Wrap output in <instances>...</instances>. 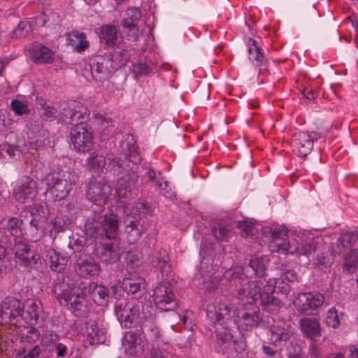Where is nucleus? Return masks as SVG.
<instances>
[{"label":"nucleus","instance_id":"37","mask_svg":"<svg viewBox=\"0 0 358 358\" xmlns=\"http://www.w3.org/2000/svg\"><path fill=\"white\" fill-rule=\"evenodd\" d=\"M67 40L69 41V44L78 52L84 51L90 45L86 35L78 30H73L68 33Z\"/></svg>","mask_w":358,"mask_h":358},{"label":"nucleus","instance_id":"45","mask_svg":"<svg viewBox=\"0 0 358 358\" xmlns=\"http://www.w3.org/2000/svg\"><path fill=\"white\" fill-rule=\"evenodd\" d=\"M267 285L268 291H271L273 292H280L283 294H287L290 291V286L288 282H285L283 278H270L267 281Z\"/></svg>","mask_w":358,"mask_h":358},{"label":"nucleus","instance_id":"21","mask_svg":"<svg viewBox=\"0 0 358 358\" xmlns=\"http://www.w3.org/2000/svg\"><path fill=\"white\" fill-rule=\"evenodd\" d=\"M75 270L80 276L88 278L99 275L101 268L92 256L81 254L76 259Z\"/></svg>","mask_w":358,"mask_h":358},{"label":"nucleus","instance_id":"53","mask_svg":"<svg viewBox=\"0 0 358 358\" xmlns=\"http://www.w3.org/2000/svg\"><path fill=\"white\" fill-rule=\"evenodd\" d=\"M141 253L136 250H131L125 255L127 265L132 269L138 267L141 264Z\"/></svg>","mask_w":358,"mask_h":358},{"label":"nucleus","instance_id":"41","mask_svg":"<svg viewBox=\"0 0 358 358\" xmlns=\"http://www.w3.org/2000/svg\"><path fill=\"white\" fill-rule=\"evenodd\" d=\"M248 45L249 59L255 66L262 65L264 62V56L262 48L257 44V42L252 38H249Z\"/></svg>","mask_w":358,"mask_h":358},{"label":"nucleus","instance_id":"47","mask_svg":"<svg viewBox=\"0 0 358 358\" xmlns=\"http://www.w3.org/2000/svg\"><path fill=\"white\" fill-rule=\"evenodd\" d=\"M345 315L344 312L338 313L335 308H331L326 314L325 323L329 327L337 329L341 324V320Z\"/></svg>","mask_w":358,"mask_h":358},{"label":"nucleus","instance_id":"28","mask_svg":"<svg viewBox=\"0 0 358 358\" xmlns=\"http://www.w3.org/2000/svg\"><path fill=\"white\" fill-rule=\"evenodd\" d=\"M123 287L129 295L133 296L135 299H139L145 293V281L143 278L134 275L124 280Z\"/></svg>","mask_w":358,"mask_h":358},{"label":"nucleus","instance_id":"50","mask_svg":"<svg viewBox=\"0 0 358 358\" xmlns=\"http://www.w3.org/2000/svg\"><path fill=\"white\" fill-rule=\"evenodd\" d=\"M317 250V243L311 238H305L300 242L299 255L308 257Z\"/></svg>","mask_w":358,"mask_h":358},{"label":"nucleus","instance_id":"61","mask_svg":"<svg viewBox=\"0 0 358 358\" xmlns=\"http://www.w3.org/2000/svg\"><path fill=\"white\" fill-rule=\"evenodd\" d=\"M136 210L141 213L145 215H152V208L149 203L144 199H139L136 203Z\"/></svg>","mask_w":358,"mask_h":358},{"label":"nucleus","instance_id":"3","mask_svg":"<svg viewBox=\"0 0 358 358\" xmlns=\"http://www.w3.org/2000/svg\"><path fill=\"white\" fill-rule=\"evenodd\" d=\"M84 229L87 235L95 239H115L118 234L119 217L114 213L101 215L94 211L87 218Z\"/></svg>","mask_w":358,"mask_h":358},{"label":"nucleus","instance_id":"62","mask_svg":"<svg viewBox=\"0 0 358 358\" xmlns=\"http://www.w3.org/2000/svg\"><path fill=\"white\" fill-rule=\"evenodd\" d=\"M134 73L137 76L148 75L151 71L150 67L143 62H137L133 64Z\"/></svg>","mask_w":358,"mask_h":358},{"label":"nucleus","instance_id":"18","mask_svg":"<svg viewBox=\"0 0 358 358\" xmlns=\"http://www.w3.org/2000/svg\"><path fill=\"white\" fill-rule=\"evenodd\" d=\"M36 194V183L29 176H23L19 184L13 189L15 199L22 203L33 200Z\"/></svg>","mask_w":358,"mask_h":358},{"label":"nucleus","instance_id":"30","mask_svg":"<svg viewBox=\"0 0 358 358\" xmlns=\"http://www.w3.org/2000/svg\"><path fill=\"white\" fill-rule=\"evenodd\" d=\"M358 242V231L346 232L342 234L333 247L331 253L334 255H340L347 248L355 247Z\"/></svg>","mask_w":358,"mask_h":358},{"label":"nucleus","instance_id":"46","mask_svg":"<svg viewBox=\"0 0 358 358\" xmlns=\"http://www.w3.org/2000/svg\"><path fill=\"white\" fill-rule=\"evenodd\" d=\"M30 29V25L27 21H20L17 26L6 36L9 40H17L26 37Z\"/></svg>","mask_w":358,"mask_h":358},{"label":"nucleus","instance_id":"56","mask_svg":"<svg viewBox=\"0 0 358 358\" xmlns=\"http://www.w3.org/2000/svg\"><path fill=\"white\" fill-rule=\"evenodd\" d=\"M40 338L39 331L36 328H30L24 336H21L20 339L22 343H27V345L31 346V345L37 341Z\"/></svg>","mask_w":358,"mask_h":358},{"label":"nucleus","instance_id":"7","mask_svg":"<svg viewBox=\"0 0 358 358\" xmlns=\"http://www.w3.org/2000/svg\"><path fill=\"white\" fill-rule=\"evenodd\" d=\"M118 178L116 185V206L117 208L126 209L130 205V196L133 189L136 188L139 176L134 168L129 169Z\"/></svg>","mask_w":358,"mask_h":358},{"label":"nucleus","instance_id":"57","mask_svg":"<svg viewBox=\"0 0 358 358\" xmlns=\"http://www.w3.org/2000/svg\"><path fill=\"white\" fill-rule=\"evenodd\" d=\"M285 236L286 234L285 233H282L280 231H273L272 232V241L269 245L272 251H276V249H278L280 246L282 245V244L286 240L285 238Z\"/></svg>","mask_w":358,"mask_h":358},{"label":"nucleus","instance_id":"49","mask_svg":"<svg viewBox=\"0 0 358 358\" xmlns=\"http://www.w3.org/2000/svg\"><path fill=\"white\" fill-rule=\"evenodd\" d=\"M211 232L217 241L228 242L232 236V229L230 226L214 227Z\"/></svg>","mask_w":358,"mask_h":358},{"label":"nucleus","instance_id":"55","mask_svg":"<svg viewBox=\"0 0 358 358\" xmlns=\"http://www.w3.org/2000/svg\"><path fill=\"white\" fill-rule=\"evenodd\" d=\"M10 107L17 115H27L30 112L27 102L22 101L19 99L12 100Z\"/></svg>","mask_w":358,"mask_h":358},{"label":"nucleus","instance_id":"4","mask_svg":"<svg viewBox=\"0 0 358 358\" xmlns=\"http://www.w3.org/2000/svg\"><path fill=\"white\" fill-rule=\"evenodd\" d=\"M77 181L75 172L54 171L47 174L44 178L46 194L54 201L65 199Z\"/></svg>","mask_w":358,"mask_h":358},{"label":"nucleus","instance_id":"17","mask_svg":"<svg viewBox=\"0 0 358 358\" xmlns=\"http://www.w3.org/2000/svg\"><path fill=\"white\" fill-rule=\"evenodd\" d=\"M141 19V13L136 7L127 9L125 17L122 20L124 31L127 34L128 41H136L139 36L138 24Z\"/></svg>","mask_w":358,"mask_h":358},{"label":"nucleus","instance_id":"9","mask_svg":"<svg viewBox=\"0 0 358 358\" xmlns=\"http://www.w3.org/2000/svg\"><path fill=\"white\" fill-rule=\"evenodd\" d=\"M152 298L157 308L162 310L173 311L178 307L175 294L166 280H162L155 287Z\"/></svg>","mask_w":358,"mask_h":358},{"label":"nucleus","instance_id":"35","mask_svg":"<svg viewBox=\"0 0 358 358\" xmlns=\"http://www.w3.org/2000/svg\"><path fill=\"white\" fill-rule=\"evenodd\" d=\"M39 215L35 216L32 213L24 217V223L26 226L27 234L31 240L36 242L41 237L40 232L41 226L39 225Z\"/></svg>","mask_w":358,"mask_h":358},{"label":"nucleus","instance_id":"31","mask_svg":"<svg viewBox=\"0 0 358 358\" xmlns=\"http://www.w3.org/2000/svg\"><path fill=\"white\" fill-rule=\"evenodd\" d=\"M140 331L145 341L148 343H155L162 337L159 328L152 319L145 320L141 324Z\"/></svg>","mask_w":358,"mask_h":358},{"label":"nucleus","instance_id":"58","mask_svg":"<svg viewBox=\"0 0 358 358\" xmlns=\"http://www.w3.org/2000/svg\"><path fill=\"white\" fill-rule=\"evenodd\" d=\"M109 162L106 169L114 174H120L123 173V163L122 160L117 157L109 158Z\"/></svg>","mask_w":358,"mask_h":358},{"label":"nucleus","instance_id":"14","mask_svg":"<svg viewBox=\"0 0 358 358\" xmlns=\"http://www.w3.org/2000/svg\"><path fill=\"white\" fill-rule=\"evenodd\" d=\"M23 304L14 296H6L1 303V317L11 325L17 326Z\"/></svg>","mask_w":358,"mask_h":358},{"label":"nucleus","instance_id":"1","mask_svg":"<svg viewBox=\"0 0 358 358\" xmlns=\"http://www.w3.org/2000/svg\"><path fill=\"white\" fill-rule=\"evenodd\" d=\"M0 228L4 234L13 237V252L16 266L22 272H31L38 268L41 264V257L36 250H31L29 244L23 238L27 234L24 219L11 217L0 221Z\"/></svg>","mask_w":358,"mask_h":358},{"label":"nucleus","instance_id":"19","mask_svg":"<svg viewBox=\"0 0 358 358\" xmlns=\"http://www.w3.org/2000/svg\"><path fill=\"white\" fill-rule=\"evenodd\" d=\"M47 257L49 259L51 270L57 273L54 280H57L62 277H69L71 279H75L71 274L66 272V266L69 260V256L67 253L50 250L48 252Z\"/></svg>","mask_w":358,"mask_h":358},{"label":"nucleus","instance_id":"13","mask_svg":"<svg viewBox=\"0 0 358 358\" xmlns=\"http://www.w3.org/2000/svg\"><path fill=\"white\" fill-rule=\"evenodd\" d=\"M320 138L317 133L299 131L292 138L293 151L299 157H306L313 148L314 141Z\"/></svg>","mask_w":358,"mask_h":358},{"label":"nucleus","instance_id":"60","mask_svg":"<svg viewBox=\"0 0 358 358\" xmlns=\"http://www.w3.org/2000/svg\"><path fill=\"white\" fill-rule=\"evenodd\" d=\"M281 271V278L286 280L288 282H299L297 273L294 270L287 269L285 266L282 265Z\"/></svg>","mask_w":358,"mask_h":358},{"label":"nucleus","instance_id":"29","mask_svg":"<svg viewBox=\"0 0 358 358\" xmlns=\"http://www.w3.org/2000/svg\"><path fill=\"white\" fill-rule=\"evenodd\" d=\"M269 333V344L274 347L284 345L293 335L289 329L275 324L270 326Z\"/></svg>","mask_w":358,"mask_h":358},{"label":"nucleus","instance_id":"27","mask_svg":"<svg viewBox=\"0 0 358 358\" xmlns=\"http://www.w3.org/2000/svg\"><path fill=\"white\" fill-rule=\"evenodd\" d=\"M41 313V303L35 301L31 302V303L27 307V310H24V307L22 308V311L19 320L20 321L18 322L17 327H25L26 325L32 326L36 324Z\"/></svg>","mask_w":358,"mask_h":358},{"label":"nucleus","instance_id":"38","mask_svg":"<svg viewBox=\"0 0 358 358\" xmlns=\"http://www.w3.org/2000/svg\"><path fill=\"white\" fill-rule=\"evenodd\" d=\"M106 164V157L96 151L92 152L85 160V167L91 172L97 173L103 169Z\"/></svg>","mask_w":358,"mask_h":358},{"label":"nucleus","instance_id":"8","mask_svg":"<svg viewBox=\"0 0 358 358\" xmlns=\"http://www.w3.org/2000/svg\"><path fill=\"white\" fill-rule=\"evenodd\" d=\"M70 140L74 149L80 152H88L94 146L92 129L87 124H77L71 127Z\"/></svg>","mask_w":358,"mask_h":358},{"label":"nucleus","instance_id":"25","mask_svg":"<svg viewBox=\"0 0 358 358\" xmlns=\"http://www.w3.org/2000/svg\"><path fill=\"white\" fill-rule=\"evenodd\" d=\"M94 253L101 262L107 264H113L120 259L117 247L113 243L96 244Z\"/></svg>","mask_w":358,"mask_h":358},{"label":"nucleus","instance_id":"26","mask_svg":"<svg viewBox=\"0 0 358 358\" xmlns=\"http://www.w3.org/2000/svg\"><path fill=\"white\" fill-rule=\"evenodd\" d=\"M124 223L126 239L129 244L136 243L141 237L143 232V226L138 218L127 215Z\"/></svg>","mask_w":358,"mask_h":358},{"label":"nucleus","instance_id":"24","mask_svg":"<svg viewBox=\"0 0 358 358\" xmlns=\"http://www.w3.org/2000/svg\"><path fill=\"white\" fill-rule=\"evenodd\" d=\"M31 60L36 64H51L54 61L53 52L41 43H34L29 50Z\"/></svg>","mask_w":358,"mask_h":358},{"label":"nucleus","instance_id":"5","mask_svg":"<svg viewBox=\"0 0 358 358\" xmlns=\"http://www.w3.org/2000/svg\"><path fill=\"white\" fill-rule=\"evenodd\" d=\"M229 310L224 304L217 306L209 304L206 308V317L213 327L215 339L218 345L229 343L232 335L230 329L227 327L225 320L229 316Z\"/></svg>","mask_w":358,"mask_h":358},{"label":"nucleus","instance_id":"42","mask_svg":"<svg viewBox=\"0 0 358 358\" xmlns=\"http://www.w3.org/2000/svg\"><path fill=\"white\" fill-rule=\"evenodd\" d=\"M269 291H266L260 295V305L268 312H274L278 310L280 306V300L275 296L270 294Z\"/></svg>","mask_w":358,"mask_h":358},{"label":"nucleus","instance_id":"51","mask_svg":"<svg viewBox=\"0 0 358 358\" xmlns=\"http://www.w3.org/2000/svg\"><path fill=\"white\" fill-rule=\"evenodd\" d=\"M250 268H251L254 273L258 277L262 278L264 275L265 266L264 265L262 259L255 258L250 259L248 266L244 268V271L248 273Z\"/></svg>","mask_w":358,"mask_h":358},{"label":"nucleus","instance_id":"32","mask_svg":"<svg viewBox=\"0 0 358 358\" xmlns=\"http://www.w3.org/2000/svg\"><path fill=\"white\" fill-rule=\"evenodd\" d=\"M110 64L114 71L124 66L130 59V54L127 48L117 45L109 54Z\"/></svg>","mask_w":358,"mask_h":358},{"label":"nucleus","instance_id":"59","mask_svg":"<svg viewBox=\"0 0 358 358\" xmlns=\"http://www.w3.org/2000/svg\"><path fill=\"white\" fill-rule=\"evenodd\" d=\"M155 186L156 189H160L161 194L164 196L168 199H172L175 196V193L171 189H167L168 183L166 181L164 180V179L158 180L156 184H155Z\"/></svg>","mask_w":358,"mask_h":358},{"label":"nucleus","instance_id":"34","mask_svg":"<svg viewBox=\"0 0 358 358\" xmlns=\"http://www.w3.org/2000/svg\"><path fill=\"white\" fill-rule=\"evenodd\" d=\"M88 292L96 305L104 306L108 304L109 295L106 287L92 282L89 285Z\"/></svg>","mask_w":358,"mask_h":358},{"label":"nucleus","instance_id":"2","mask_svg":"<svg viewBox=\"0 0 358 358\" xmlns=\"http://www.w3.org/2000/svg\"><path fill=\"white\" fill-rule=\"evenodd\" d=\"M78 280L69 277L54 280L51 292L60 306L68 308L76 316H81L88 309L85 294L76 289Z\"/></svg>","mask_w":358,"mask_h":358},{"label":"nucleus","instance_id":"6","mask_svg":"<svg viewBox=\"0 0 358 358\" xmlns=\"http://www.w3.org/2000/svg\"><path fill=\"white\" fill-rule=\"evenodd\" d=\"M229 281L231 286L234 287L237 296L240 299L245 297L256 301L260 299L262 294L266 292H263L265 280L262 279L248 280L240 271H232Z\"/></svg>","mask_w":358,"mask_h":358},{"label":"nucleus","instance_id":"33","mask_svg":"<svg viewBox=\"0 0 358 358\" xmlns=\"http://www.w3.org/2000/svg\"><path fill=\"white\" fill-rule=\"evenodd\" d=\"M299 324L301 331L310 339L316 341L321 336L320 323L316 318H302L300 320Z\"/></svg>","mask_w":358,"mask_h":358},{"label":"nucleus","instance_id":"15","mask_svg":"<svg viewBox=\"0 0 358 358\" xmlns=\"http://www.w3.org/2000/svg\"><path fill=\"white\" fill-rule=\"evenodd\" d=\"M237 322L238 327L243 330H250L259 326L263 320L259 308L249 305L239 310L237 313Z\"/></svg>","mask_w":358,"mask_h":358},{"label":"nucleus","instance_id":"54","mask_svg":"<svg viewBox=\"0 0 358 358\" xmlns=\"http://www.w3.org/2000/svg\"><path fill=\"white\" fill-rule=\"evenodd\" d=\"M124 155L134 164H137L141 161L138 148L134 143H127V149L124 152Z\"/></svg>","mask_w":358,"mask_h":358},{"label":"nucleus","instance_id":"43","mask_svg":"<svg viewBox=\"0 0 358 358\" xmlns=\"http://www.w3.org/2000/svg\"><path fill=\"white\" fill-rule=\"evenodd\" d=\"M50 224L51 225L50 232L54 231L57 234L67 229L71 224V220L69 216L61 213L51 219Z\"/></svg>","mask_w":358,"mask_h":358},{"label":"nucleus","instance_id":"20","mask_svg":"<svg viewBox=\"0 0 358 358\" xmlns=\"http://www.w3.org/2000/svg\"><path fill=\"white\" fill-rule=\"evenodd\" d=\"M140 329H136L126 331L123 336L122 340V346L125 353L130 358L138 357L143 352V346L141 345L142 341Z\"/></svg>","mask_w":358,"mask_h":358},{"label":"nucleus","instance_id":"48","mask_svg":"<svg viewBox=\"0 0 358 358\" xmlns=\"http://www.w3.org/2000/svg\"><path fill=\"white\" fill-rule=\"evenodd\" d=\"M41 348L38 345L34 346L24 345L19 348L15 358H39Z\"/></svg>","mask_w":358,"mask_h":358},{"label":"nucleus","instance_id":"39","mask_svg":"<svg viewBox=\"0 0 358 358\" xmlns=\"http://www.w3.org/2000/svg\"><path fill=\"white\" fill-rule=\"evenodd\" d=\"M342 269L343 273H354L358 268V247L355 249H350L343 258Z\"/></svg>","mask_w":358,"mask_h":358},{"label":"nucleus","instance_id":"16","mask_svg":"<svg viewBox=\"0 0 358 358\" xmlns=\"http://www.w3.org/2000/svg\"><path fill=\"white\" fill-rule=\"evenodd\" d=\"M61 114L64 121L68 124H86L85 120L90 115L89 110L80 102L73 101L62 109Z\"/></svg>","mask_w":358,"mask_h":358},{"label":"nucleus","instance_id":"52","mask_svg":"<svg viewBox=\"0 0 358 358\" xmlns=\"http://www.w3.org/2000/svg\"><path fill=\"white\" fill-rule=\"evenodd\" d=\"M282 245L283 246L276 249L278 252L299 255L300 243L297 241L294 240L290 242L289 241H287L286 239Z\"/></svg>","mask_w":358,"mask_h":358},{"label":"nucleus","instance_id":"44","mask_svg":"<svg viewBox=\"0 0 358 358\" xmlns=\"http://www.w3.org/2000/svg\"><path fill=\"white\" fill-rule=\"evenodd\" d=\"M62 341L59 334L52 330L46 331L41 338V344L49 352H54V348Z\"/></svg>","mask_w":358,"mask_h":358},{"label":"nucleus","instance_id":"63","mask_svg":"<svg viewBox=\"0 0 358 358\" xmlns=\"http://www.w3.org/2000/svg\"><path fill=\"white\" fill-rule=\"evenodd\" d=\"M54 348L57 357L64 358L69 355V349L65 341L62 340Z\"/></svg>","mask_w":358,"mask_h":358},{"label":"nucleus","instance_id":"11","mask_svg":"<svg viewBox=\"0 0 358 358\" xmlns=\"http://www.w3.org/2000/svg\"><path fill=\"white\" fill-rule=\"evenodd\" d=\"M112 193L111 187L102 181L90 180L86 190L87 199L94 204L103 207Z\"/></svg>","mask_w":358,"mask_h":358},{"label":"nucleus","instance_id":"10","mask_svg":"<svg viewBox=\"0 0 358 358\" xmlns=\"http://www.w3.org/2000/svg\"><path fill=\"white\" fill-rule=\"evenodd\" d=\"M324 301V296L320 292H303L297 295L294 304L299 313L313 315L315 310L322 306Z\"/></svg>","mask_w":358,"mask_h":358},{"label":"nucleus","instance_id":"23","mask_svg":"<svg viewBox=\"0 0 358 358\" xmlns=\"http://www.w3.org/2000/svg\"><path fill=\"white\" fill-rule=\"evenodd\" d=\"M150 264L161 273L162 278L167 277L172 271L171 258L164 248H160L152 253Z\"/></svg>","mask_w":358,"mask_h":358},{"label":"nucleus","instance_id":"40","mask_svg":"<svg viewBox=\"0 0 358 358\" xmlns=\"http://www.w3.org/2000/svg\"><path fill=\"white\" fill-rule=\"evenodd\" d=\"M99 38L101 43H104L108 47L115 45L117 40L116 27L112 24H105L101 27Z\"/></svg>","mask_w":358,"mask_h":358},{"label":"nucleus","instance_id":"64","mask_svg":"<svg viewBox=\"0 0 358 358\" xmlns=\"http://www.w3.org/2000/svg\"><path fill=\"white\" fill-rule=\"evenodd\" d=\"M236 226L241 230V236L243 237L249 236L252 231V226L247 221H238Z\"/></svg>","mask_w":358,"mask_h":358},{"label":"nucleus","instance_id":"22","mask_svg":"<svg viewBox=\"0 0 358 358\" xmlns=\"http://www.w3.org/2000/svg\"><path fill=\"white\" fill-rule=\"evenodd\" d=\"M90 66L93 79L98 82L108 78L110 75L115 71L110 64V60L101 55L91 59Z\"/></svg>","mask_w":358,"mask_h":358},{"label":"nucleus","instance_id":"12","mask_svg":"<svg viewBox=\"0 0 358 358\" xmlns=\"http://www.w3.org/2000/svg\"><path fill=\"white\" fill-rule=\"evenodd\" d=\"M115 315L124 328H131L135 324L140 315L138 305L130 301H122L115 305Z\"/></svg>","mask_w":358,"mask_h":358},{"label":"nucleus","instance_id":"36","mask_svg":"<svg viewBox=\"0 0 358 358\" xmlns=\"http://www.w3.org/2000/svg\"><path fill=\"white\" fill-rule=\"evenodd\" d=\"M86 337L91 345L102 344L106 338L105 331L100 329L94 321L87 324Z\"/></svg>","mask_w":358,"mask_h":358}]
</instances>
